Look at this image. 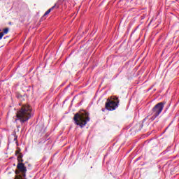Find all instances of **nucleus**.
Returning a JSON list of instances; mask_svg holds the SVG:
<instances>
[{
    "label": "nucleus",
    "mask_w": 179,
    "mask_h": 179,
    "mask_svg": "<svg viewBox=\"0 0 179 179\" xmlns=\"http://www.w3.org/2000/svg\"><path fill=\"white\" fill-rule=\"evenodd\" d=\"M33 115V108L30 105H24L20 110L17 112V120L20 122L22 127L27 122Z\"/></svg>",
    "instance_id": "1"
},
{
    "label": "nucleus",
    "mask_w": 179,
    "mask_h": 179,
    "mask_svg": "<svg viewBox=\"0 0 179 179\" xmlns=\"http://www.w3.org/2000/svg\"><path fill=\"white\" fill-rule=\"evenodd\" d=\"M73 120L76 125H79L80 128H83L87 122L90 121V117H89V113L83 110V112H79L75 114L73 117Z\"/></svg>",
    "instance_id": "2"
},
{
    "label": "nucleus",
    "mask_w": 179,
    "mask_h": 179,
    "mask_svg": "<svg viewBox=\"0 0 179 179\" xmlns=\"http://www.w3.org/2000/svg\"><path fill=\"white\" fill-rule=\"evenodd\" d=\"M111 99H108L105 104V108L109 111H113L115 110V108L118 107V104L120 103V100H118V98L113 97Z\"/></svg>",
    "instance_id": "3"
},
{
    "label": "nucleus",
    "mask_w": 179,
    "mask_h": 179,
    "mask_svg": "<svg viewBox=\"0 0 179 179\" xmlns=\"http://www.w3.org/2000/svg\"><path fill=\"white\" fill-rule=\"evenodd\" d=\"M163 108H164V102H159L153 107L152 117H151L152 121L160 115V113L163 111Z\"/></svg>",
    "instance_id": "4"
},
{
    "label": "nucleus",
    "mask_w": 179,
    "mask_h": 179,
    "mask_svg": "<svg viewBox=\"0 0 179 179\" xmlns=\"http://www.w3.org/2000/svg\"><path fill=\"white\" fill-rule=\"evenodd\" d=\"M9 32V28H6L3 29V32L0 33V40H2V37H3L4 34H8Z\"/></svg>",
    "instance_id": "5"
},
{
    "label": "nucleus",
    "mask_w": 179,
    "mask_h": 179,
    "mask_svg": "<svg viewBox=\"0 0 179 179\" xmlns=\"http://www.w3.org/2000/svg\"><path fill=\"white\" fill-rule=\"evenodd\" d=\"M55 6H57V4H55V6H53L52 8H50V9H48L44 14V17L47 16V15L50 14L51 13V10H54V9L55 8Z\"/></svg>",
    "instance_id": "6"
},
{
    "label": "nucleus",
    "mask_w": 179,
    "mask_h": 179,
    "mask_svg": "<svg viewBox=\"0 0 179 179\" xmlns=\"http://www.w3.org/2000/svg\"><path fill=\"white\" fill-rule=\"evenodd\" d=\"M17 156V162L18 163H23V154H20Z\"/></svg>",
    "instance_id": "7"
},
{
    "label": "nucleus",
    "mask_w": 179,
    "mask_h": 179,
    "mask_svg": "<svg viewBox=\"0 0 179 179\" xmlns=\"http://www.w3.org/2000/svg\"><path fill=\"white\" fill-rule=\"evenodd\" d=\"M20 155H22V153H20V150H17L15 151V155L16 156H18Z\"/></svg>",
    "instance_id": "8"
},
{
    "label": "nucleus",
    "mask_w": 179,
    "mask_h": 179,
    "mask_svg": "<svg viewBox=\"0 0 179 179\" xmlns=\"http://www.w3.org/2000/svg\"><path fill=\"white\" fill-rule=\"evenodd\" d=\"M102 111H105V109H104V108H102Z\"/></svg>",
    "instance_id": "9"
},
{
    "label": "nucleus",
    "mask_w": 179,
    "mask_h": 179,
    "mask_svg": "<svg viewBox=\"0 0 179 179\" xmlns=\"http://www.w3.org/2000/svg\"><path fill=\"white\" fill-rule=\"evenodd\" d=\"M0 31H2V30H1V29H0Z\"/></svg>",
    "instance_id": "10"
}]
</instances>
